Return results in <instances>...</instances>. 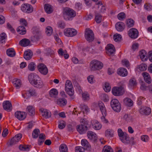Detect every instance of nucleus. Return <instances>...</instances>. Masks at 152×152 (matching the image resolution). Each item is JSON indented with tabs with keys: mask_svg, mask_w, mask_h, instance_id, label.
<instances>
[{
	"mask_svg": "<svg viewBox=\"0 0 152 152\" xmlns=\"http://www.w3.org/2000/svg\"><path fill=\"white\" fill-rule=\"evenodd\" d=\"M63 14L64 19L66 20H71L76 15L75 12L68 7L65 8L63 9Z\"/></svg>",
	"mask_w": 152,
	"mask_h": 152,
	"instance_id": "nucleus-1",
	"label": "nucleus"
},
{
	"mask_svg": "<svg viewBox=\"0 0 152 152\" xmlns=\"http://www.w3.org/2000/svg\"><path fill=\"white\" fill-rule=\"evenodd\" d=\"M81 124L77 126V131L80 134H82L86 132L88 129L89 126L88 122L84 119L80 120Z\"/></svg>",
	"mask_w": 152,
	"mask_h": 152,
	"instance_id": "nucleus-2",
	"label": "nucleus"
},
{
	"mask_svg": "<svg viewBox=\"0 0 152 152\" xmlns=\"http://www.w3.org/2000/svg\"><path fill=\"white\" fill-rule=\"evenodd\" d=\"M65 90L67 94L71 96V99H73L74 98L73 96L74 91L72 83L70 81L67 80L66 81L65 85Z\"/></svg>",
	"mask_w": 152,
	"mask_h": 152,
	"instance_id": "nucleus-3",
	"label": "nucleus"
},
{
	"mask_svg": "<svg viewBox=\"0 0 152 152\" xmlns=\"http://www.w3.org/2000/svg\"><path fill=\"white\" fill-rule=\"evenodd\" d=\"M103 66V64L97 60H93L91 62L90 68L92 71H95L101 69Z\"/></svg>",
	"mask_w": 152,
	"mask_h": 152,
	"instance_id": "nucleus-4",
	"label": "nucleus"
},
{
	"mask_svg": "<svg viewBox=\"0 0 152 152\" xmlns=\"http://www.w3.org/2000/svg\"><path fill=\"white\" fill-rule=\"evenodd\" d=\"M110 104L112 108L115 111L119 112L121 110V104L117 99H112L111 101Z\"/></svg>",
	"mask_w": 152,
	"mask_h": 152,
	"instance_id": "nucleus-5",
	"label": "nucleus"
},
{
	"mask_svg": "<svg viewBox=\"0 0 152 152\" xmlns=\"http://www.w3.org/2000/svg\"><path fill=\"white\" fill-rule=\"evenodd\" d=\"M85 36L86 40L89 42H91L94 40V34L92 31L89 28L86 29Z\"/></svg>",
	"mask_w": 152,
	"mask_h": 152,
	"instance_id": "nucleus-6",
	"label": "nucleus"
},
{
	"mask_svg": "<svg viewBox=\"0 0 152 152\" xmlns=\"http://www.w3.org/2000/svg\"><path fill=\"white\" fill-rule=\"evenodd\" d=\"M112 93L115 96H120L122 95L124 92V88L122 86L119 87H114L112 90Z\"/></svg>",
	"mask_w": 152,
	"mask_h": 152,
	"instance_id": "nucleus-7",
	"label": "nucleus"
},
{
	"mask_svg": "<svg viewBox=\"0 0 152 152\" xmlns=\"http://www.w3.org/2000/svg\"><path fill=\"white\" fill-rule=\"evenodd\" d=\"M22 137V134H18L16 135L7 143L8 146H12L16 144L21 139Z\"/></svg>",
	"mask_w": 152,
	"mask_h": 152,
	"instance_id": "nucleus-8",
	"label": "nucleus"
},
{
	"mask_svg": "<svg viewBox=\"0 0 152 152\" xmlns=\"http://www.w3.org/2000/svg\"><path fill=\"white\" fill-rule=\"evenodd\" d=\"M39 77L38 75L34 73L29 74L28 76L29 82L33 86L36 83L35 82Z\"/></svg>",
	"mask_w": 152,
	"mask_h": 152,
	"instance_id": "nucleus-9",
	"label": "nucleus"
},
{
	"mask_svg": "<svg viewBox=\"0 0 152 152\" xmlns=\"http://www.w3.org/2000/svg\"><path fill=\"white\" fill-rule=\"evenodd\" d=\"M138 31L136 28H132L129 29L128 32L129 36L131 38L135 39L138 36Z\"/></svg>",
	"mask_w": 152,
	"mask_h": 152,
	"instance_id": "nucleus-10",
	"label": "nucleus"
},
{
	"mask_svg": "<svg viewBox=\"0 0 152 152\" xmlns=\"http://www.w3.org/2000/svg\"><path fill=\"white\" fill-rule=\"evenodd\" d=\"M39 71L42 74L45 75L48 72V70L46 66L44 64L40 63L38 66Z\"/></svg>",
	"mask_w": 152,
	"mask_h": 152,
	"instance_id": "nucleus-11",
	"label": "nucleus"
},
{
	"mask_svg": "<svg viewBox=\"0 0 152 152\" xmlns=\"http://www.w3.org/2000/svg\"><path fill=\"white\" fill-rule=\"evenodd\" d=\"M21 10L24 12L28 13H30L33 11L32 7L29 4H23L21 7Z\"/></svg>",
	"mask_w": 152,
	"mask_h": 152,
	"instance_id": "nucleus-12",
	"label": "nucleus"
},
{
	"mask_svg": "<svg viewBox=\"0 0 152 152\" xmlns=\"http://www.w3.org/2000/svg\"><path fill=\"white\" fill-rule=\"evenodd\" d=\"M77 33L76 30L72 28H68L64 31L65 35L70 37H72L76 35Z\"/></svg>",
	"mask_w": 152,
	"mask_h": 152,
	"instance_id": "nucleus-13",
	"label": "nucleus"
},
{
	"mask_svg": "<svg viewBox=\"0 0 152 152\" xmlns=\"http://www.w3.org/2000/svg\"><path fill=\"white\" fill-rule=\"evenodd\" d=\"M15 116L20 120H23L26 118V114L25 112L17 111L15 113Z\"/></svg>",
	"mask_w": 152,
	"mask_h": 152,
	"instance_id": "nucleus-14",
	"label": "nucleus"
},
{
	"mask_svg": "<svg viewBox=\"0 0 152 152\" xmlns=\"http://www.w3.org/2000/svg\"><path fill=\"white\" fill-rule=\"evenodd\" d=\"M3 106L4 109L8 112L10 111L12 109V104L9 101L4 102Z\"/></svg>",
	"mask_w": 152,
	"mask_h": 152,
	"instance_id": "nucleus-15",
	"label": "nucleus"
},
{
	"mask_svg": "<svg viewBox=\"0 0 152 152\" xmlns=\"http://www.w3.org/2000/svg\"><path fill=\"white\" fill-rule=\"evenodd\" d=\"M87 136L90 140L94 142H96L97 140V137L96 134L92 131H88L87 133Z\"/></svg>",
	"mask_w": 152,
	"mask_h": 152,
	"instance_id": "nucleus-16",
	"label": "nucleus"
},
{
	"mask_svg": "<svg viewBox=\"0 0 152 152\" xmlns=\"http://www.w3.org/2000/svg\"><path fill=\"white\" fill-rule=\"evenodd\" d=\"M107 50V53L108 55H112L115 52V49L114 46L111 44H109L106 48Z\"/></svg>",
	"mask_w": 152,
	"mask_h": 152,
	"instance_id": "nucleus-17",
	"label": "nucleus"
},
{
	"mask_svg": "<svg viewBox=\"0 0 152 152\" xmlns=\"http://www.w3.org/2000/svg\"><path fill=\"white\" fill-rule=\"evenodd\" d=\"M81 144L83 146L85 147L86 150L89 151H91V146L87 140L86 139L82 140Z\"/></svg>",
	"mask_w": 152,
	"mask_h": 152,
	"instance_id": "nucleus-18",
	"label": "nucleus"
},
{
	"mask_svg": "<svg viewBox=\"0 0 152 152\" xmlns=\"http://www.w3.org/2000/svg\"><path fill=\"white\" fill-rule=\"evenodd\" d=\"M140 112L142 114L148 115L151 113V109L149 107H142L140 109Z\"/></svg>",
	"mask_w": 152,
	"mask_h": 152,
	"instance_id": "nucleus-19",
	"label": "nucleus"
},
{
	"mask_svg": "<svg viewBox=\"0 0 152 152\" xmlns=\"http://www.w3.org/2000/svg\"><path fill=\"white\" fill-rule=\"evenodd\" d=\"M40 111L42 113V115L45 118H48L51 117L50 113L47 110L41 108L40 109Z\"/></svg>",
	"mask_w": 152,
	"mask_h": 152,
	"instance_id": "nucleus-20",
	"label": "nucleus"
},
{
	"mask_svg": "<svg viewBox=\"0 0 152 152\" xmlns=\"http://www.w3.org/2000/svg\"><path fill=\"white\" fill-rule=\"evenodd\" d=\"M142 75L144 77L145 82L148 84L151 82V80L149 74L147 72H144L142 73Z\"/></svg>",
	"mask_w": 152,
	"mask_h": 152,
	"instance_id": "nucleus-21",
	"label": "nucleus"
},
{
	"mask_svg": "<svg viewBox=\"0 0 152 152\" xmlns=\"http://www.w3.org/2000/svg\"><path fill=\"white\" fill-rule=\"evenodd\" d=\"M139 55L142 61H145L147 60V54L145 50H141L139 52Z\"/></svg>",
	"mask_w": 152,
	"mask_h": 152,
	"instance_id": "nucleus-22",
	"label": "nucleus"
},
{
	"mask_svg": "<svg viewBox=\"0 0 152 152\" xmlns=\"http://www.w3.org/2000/svg\"><path fill=\"white\" fill-rule=\"evenodd\" d=\"M27 114L31 116L34 115L35 114V109L31 106H28L26 109Z\"/></svg>",
	"mask_w": 152,
	"mask_h": 152,
	"instance_id": "nucleus-23",
	"label": "nucleus"
},
{
	"mask_svg": "<svg viewBox=\"0 0 152 152\" xmlns=\"http://www.w3.org/2000/svg\"><path fill=\"white\" fill-rule=\"evenodd\" d=\"M117 72L118 75L123 77L126 76L128 73L127 70L124 68L118 69Z\"/></svg>",
	"mask_w": 152,
	"mask_h": 152,
	"instance_id": "nucleus-24",
	"label": "nucleus"
},
{
	"mask_svg": "<svg viewBox=\"0 0 152 152\" xmlns=\"http://www.w3.org/2000/svg\"><path fill=\"white\" fill-rule=\"evenodd\" d=\"M124 24L122 22H118L117 23L115 27L117 30L118 31H121L124 29Z\"/></svg>",
	"mask_w": 152,
	"mask_h": 152,
	"instance_id": "nucleus-25",
	"label": "nucleus"
},
{
	"mask_svg": "<svg viewBox=\"0 0 152 152\" xmlns=\"http://www.w3.org/2000/svg\"><path fill=\"white\" fill-rule=\"evenodd\" d=\"M66 100L64 98H59L57 100V104L61 107H63L66 105Z\"/></svg>",
	"mask_w": 152,
	"mask_h": 152,
	"instance_id": "nucleus-26",
	"label": "nucleus"
},
{
	"mask_svg": "<svg viewBox=\"0 0 152 152\" xmlns=\"http://www.w3.org/2000/svg\"><path fill=\"white\" fill-rule=\"evenodd\" d=\"M98 105L102 114L103 115V114H104V115L106 116L107 115V112L103 103L101 101L99 102L98 103Z\"/></svg>",
	"mask_w": 152,
	"mask_h": 152,
	"instance_id": "nucleus-27",
	"label": "nucleus"
},
{
	"mask_svg": "<svg viewBox=\"0 0 152 152\" xmlns=\"http://www.w3.org/2000/svg\"><path fill=\"white\" fill-rule=\"evenodd\" d=\"M120 140L123 142V143L127 144L129 143V137L128 135L126 133H125V135L123 137H121L120 138Z\"/></svg>",
	"mask_w": 152,
	"mask_h": 152,
	"instance_id": "nucleus-28",
	"label": "nucleus"
},
{
	"mask_svg": "<svg viewBox=\"0 0 152 152\" xmlns=\"http://www.w3.org/2000/svg\"><path fill=\"white\" fill-rule=\"evenodd\" d=\"M30 41L26 39H23L21 40L19 42L20 45L23 47H26L29 45Z\"/></svg>",
	"mask_w": 152,
	"mask_h": 152,
	"instance_id": "nucleus-29",
	"label": "nucleus"
},
{
	"mask_svg": "<svg viewBox=\"0 0 152 152\" xmlns=\"http://www.w3.org/2000/svg\"><path fill=\"white\" fill-rule=\"evenodd\" d=\"M44 7L45 10L47 13L50 14L53 12V7L51 5L48 4H45L44 5Z\"/></svg>",
	"mask_w": 152,
	"mask_h": 152,
	"instance_id": "nucleus-30",
	"label": "nucleus"
},
{
	"mask_svg": "<svg viewBox=\"0 0 152 152\" xmlns=\"http://www.w3.org/2000/svg\"><path fill=\"white\" fill-rule=\"evenodd\" d=\"M13 83L14 86L17 89L19 88L21 86V81L18 79H14Z\"/></svg>",
	"mask_w": 152,
	"mask_h": 152,
	"instance_id": "nucleus-31",
	"label": "nucleus"
},
{
	"mask_svg": "<svg viewBox=\"0 0 152 152\" xmlns=\"http://www.w3.org/2000/svg\"><path fill=\"white\" fill-rule=\"evenodd\" d=\"M17 31L19 34L23 35L26 33V29L24 26H20L17 28Z\"/></svg>",
	"mask_w": 152,
	"mask_h": 152,
	"instance_id": "nucleus-32",
	"label": "nucleus"
},
{
	"mask_svg": "<svg viewBox=\"0 0 152 152\" xmlns=\"http://www.w3.org/2000/svg\"><path fill=\"white\" fill-rule=\"evenodd\" d=\"M32 55V52L30 51H26L24 52V58L25 59L28 60L31 58Z\"/></svg>",
	"mask_w": 152,
	"mask_h": 152,
	"instance_id": "nucleus-33",
	"label": "nucleus"
},
{
	"mask_svg": "<svg viewBox=\"0 0 152 152\" xmlns=\"http://www.w3.org/2000/svg\"><path fill=\"white\" fill-rule=\"evenodd\" d=\"M123 101L125 104L128 107L132 106L133 104V102L132 100L128 98H126L124 99Z\"/></svg>",
	"mask_w": 152,
	"mask_h": 152,
	"instance_id": "nucleus-34",
	"label": "nucleus"
},
{
	"mask_svg": "<svg viewBox=\"0 0 152 152\" xmlns=\"http://www.w3.org/2000/svg\"><path fill=\"white\" fill-rule=\"evenodd\" d=\"M35 83L33 86L37 88H41L44 86L42 81L41 80L40 77L39 78Z\"/></svg>",
	"mask_w": 152,
	"mask_h": 152,
	"instance_id": "nucleus-35",
	"label": "nucleus"
},
{
	"mask_svg": "<svg viewBox=\"0 0 152 152\" xmlns=\"http://www.w3.org/2000/svg\"><path fill=\"white\" fill-rule=\"evenodd\" d=\"M46 136L43 133H41L39 135V139L38 140V144L41 145L45 139Z\"/></svg>",
	"mask_w": 152,
	"mask_h": 152,
	"instance_id": "nucleus-36",
	"label": "nucleus"
},
{
	"mask_svg": "<svg viewBox=\"0 0 152 152\" xmlns=\"http://www.w3.org/2000/svg\"><path fill=\"white\" fill-rule=\"evenodd\" d=\"M82 99L84 101H87L90 99V95L86 91L82 93Z\"/></svg>",
	"mask_w": 152,
	"mask_h": 152,
	"instance_id": "nucleus-37",
	"label": "nucleus"
},
{
	"mask_svg": "<svg viewBox=\"0 0 152 152\" xmlns=\"http://www.w3.org/2000/svg\"><path fill=\"white\" fill-rule=\"evenodd\" d=\"M49 94L51 97H56L58 94V92L56 89H51L49 92Z\"/></svg>",
	"mask_w": 152,
	"mask_h": 152,
	"instance_id": "nucleus-38",
	"label": "nucleus"
},
{
	"mask_svg": "<svg viewBox=\"0 0 152 152\" xmlns=\"http://www.w3.org/2000/svg\"><path fill=\"white\" fill-rule=\"evenodd\" d=\"M7 55L9 56L13 57L15 54V53L14 50L12 48L8 49L6 51Z\"/></svg>",
	"mask_w": 152,
	"mask_h": 152,
	"instance_id": "nucleus-39",
	"label": "nucleus"
},
{
	"mask_svg": "<svg viewBox=\"0 0 152 152\" xmlns=\"http://www.w3.org/2000/svg\"><path fill=\"white\" fill-rule=\"evenodd\" d=\"M93 127L95 130H98L100 129L102 127V125L99 122L97 121H94L93 124Z\"/></svg>",
	"mask_w": 152,
	"mask_h": 152,
	"instance_id": "nucleus-40",
	"label": "nucleus"
},
{
	"mask_svg": "<svg viewBox=\"0 0 152 152\" xmlns=\"http://www.w3.org/2000/svg\"><path fill=\"white\" fill-rule=\"evenodd\" d=\"M134 21L132 19H129L126 20V25L127 27L130 28L132 27L134 24Z\"/></svg>",
	"mask_w": 152,
	"mask_h": 152,
	"instance_id": "nucleus-41",
	"label": "nucleus"
},
{
	"mask_svg": "<svg viewBox=\"0 0 152 152\" xmlns=\"http://www.w3.org/2000/svg\"><path fill=\"white\" fill-rule=\"evenodd\" d=\"M137 67L140 71H143L147 69V66L146 64L144 63H142L138 66Z\"/></svg>",
	"mask_w": 152,
	"mask_h": 152,
	"instance_id": "nucleus-42",
	"label": "nucleus"
},
{
	"mask_svg": "<svg viewBox=\"0 0 152 152\" xmlns=\"http://www.w3.org/2000/svg\"><path fill=\"white\" fill-rule=\"evenodd\" d=\"M7 37L6 34L4 32H3L0 34V43H4L5 42V40Z\"/></svg>",
	"mask_w": 152,
	"mask_h": 152,
	"instance_id": "nucleus-43",
	"label": "nucleus"
},
{
	"mask_svg": "<svg viewBox=\"0 0 152 152\" xmlns=\"http://www.w3.org/2000/svg\"><path fill=\"white\" fill-rule=\"evenodd\" d=\"M60 152H68V148L66 145L63 144L61 145L59 147Z\"/></svg>",
	"mask_w": 152,
	"mask_h": 152,
	"instance_id": "nucleus-44",
	"label": "nucleus"
},
{
	"mask_svg": "<svg viewBox=\"0 0 152 152\" xmlns=\"http://www.w3.org/2000/svg\"><path fill=\"white\" fill-rule=\"evenodd\" d=\"M40 133V131L38 129H35L33 132L32 135L34 138H37Z\"/></svg>",
	"mask_w": 152,
	"mask_h": 152,
	"instance_id": "nucleus-45",
	"label": "nucleus"
},
{
	"mask_svg": "<svg viewBox=\"0 0 152 152\" xmlns=\"http://www.w3.org/2000/svg\"><path fill=\"white\" fill-rule=\"evenodd\" d=\"M80 108L81 109V111L83 113H85V112L87 113L89 110L88 106L84 104H81L80 105Z\"/></svg>",
	"mask_w": 152,
	"mask_h": 152,
	"instance_id": "nucleus-46",
	"label": "nucleus"
},
{
	"mask_svg": "<svg viewBox=\"0 0 152 152\" xmlns=\"http://www.w3.org/2000/svg\"><path fill=\"white\" fill-rule=\"evenodd\" d=\"M19 149L22 151H29V148L28 145H20L19 147Z\"/></svg>",
	"mask_w": 152,
	"mask_h": 152,
	"instance_id": "nucleus-47",
	"label": "nucleus"
},
{
	"mask_svg": "<svg viewBox=\"0 0 152 152\" xmlns=\"http://www.w3.org/2000/svg\"><path fill=\"white\" fill-rule=\"evenodd\" d=\"M105 136L107 137H112L114 135L113 131L111 130H107L105 133Z\"/></svg>",
	"mask_w": 152,
	"mask_h": 152,
	"instance_id": "nucleus-48",
	"label": "nucleus"
},
{
	"mask_svg": "<svg viewBox=\"0 0 152 152\" xmlns=\"http://www.w3.org/2000/svg\"><path fill=\"white\" fill-rule=\"evenodd\" d=\"M102 20V16L98 13L96 14L95 18L96 22L98 23H100L101 22Z\"/></svg>",
	"mask_w": 152,
	"mask_h": 152,
	"instance_id": "nucleus-49",
	"label": "nucleus"
},
{
	"mask_svg": "<svg viewBox=\"0 0 152 152\" xmlns=\"http://www.w3.org/2000/svg\"><path fill=\"white\" fill-rule=\"evenodd\" d=\"M121 36L118 34H115L113 36L115 42H119L121 41Z\"/></svg>",
	"mask_w": 152,
	"mask_h": 152,
	"instance_id": "nucleus-50",
	"label": "nucleus"
},
{
	"mask_svg": "<svg viewBox=\"0 0 152 152\" xmlns=\"http://www.w3.org/2000/svg\"><path fill=\"white\" fill-rule=\"evenodd\" d=\"M113 150L110 146H105L103 149V152H113Z\"/></svg>",
	"mask_w": 152,
	"mask_h": 152,
	"instance_id": "nucleus-51",
	"label": "nucleus"
},
{
	"mask_svg": "<svg viewBox=\"0 0 152 152\" xmlns=\"http://www.w3.org/2000/svg\"><path fill=\"white\" fill-rule=\"evenodd\" d=\"M53 29L52 28L49 26H48L46 28V33L47 35L50 36L52 33Z\"/></svg>",
	"mask_w": 152,
	"mask_h": 152,
	"instance_id": "nucleus-52",
	"label": "nucleus"
},
{
	"mask_svg": "<svg viewBox=\"0 0 152 152\" xmlns=\"http://www.w3.org/2000/svg\"><path fill=\"white\" fill-rule=\"evenodd\" d=\"M104 89L106 92H109L110 91L111 87L108 83H105L104 87Z\"/></svg>",
	"mask_w": 152,
	"mask_h": 152,
	"instance_id": "nucleus-53",
	"label": "nucleus"
},
{
	"mask_svg": "<svg viewBox=\"0 0 152 152\" xmlns=\"http://www.w3.org/2000/svg\"><path fill=\"white\" fill-rule=\"evenodd\" d=\"M39 36L38 33H36L35 35L32 37L31 38V40L33 42H36L39 40Z\"/></svg>",
	"mask_w": 152,
	"mask_h": 152,
	"instance_id": "nucleus-54",
	"label": "nucleus"
},
{
	"mask_svg": "<svg viewBox=\"0 0 152 152\" xmlns=\"http://www.w3.org/2000/svg\"><path fill=\"white\" fill-rule=\"evenodd\" d=\"M85 149L81 146H76L75 148L76 152H84Z\"/></svg>",
	"mask_w": 152,
	"mask_h": 152,
	"instance_id": "nucleus-55",
	"label": "nucleus"
},
{
	"mask_svg": "<svg viewBox=\"0 0 152 152\" xmlns=\"http://www.w3.org/2000/svg\"><path fill=\"white\" fill-rule=\"evenodd\" d=\"M66 126V123L64 121H60L59 122V124L58 125V128L61 129H63Z\"/></svg>",
	"mask_w": 152,
	"mask_h": 152,
	"instance_id": "nucleus-56",
	"label": "nucleus"
},
{
	"mask_svg": "<svg viewBox=\"0 0 152 152\" xmlns=\"http://www.w3.org/2000/svg\"><path fill=\"white\" fill-rule=\"evenodd\" d=\"M35 64L33 62L30 63L28 66V68L29 70L31 71H33L35 69Z\"/></svg>",
	"mask_w": 152,
	"mask_h": 152,
	"instance_id": "nucleus-57",
	"label": "nucleus"
},
{
	"mask_svg": "<svg viewBox=\"0 0 152 152\" xmlns=\"http://www.w3.org/2000/svg\"><path fill=\"white\" fill-rule=\"evenodd\" d=\"M136 80L134 78H132L130 80L129 85L131 87L134 86L136 85Z\"/></svg>",
	"mask_w": 152,
	"mask_h": 152,
	"instance_id": "nucleus-58",
	"label": "nucleus"
},
{
	"mask_svg": "<svg viewBox=\"0 0 152 152\" xmlns=\"http://www.w3.org/2000/svg\"><path fill=\"white\" fill-rule=\"evenodd\" d=\"M118 19L121 20H123L126 17L125 14L123 12L119 13L118 15Z\"/></svg>",
	"mask_w": 152,
	"mask_h": 152,
	"instance_id": "nucleus-59",
	"label": "nucleus"
},
{
	"mask_svg": "<svg viewBox=\"0 0 152 152\" xmlns=\"http://www.w3.org/2000/svg\"><path fill=\"white\" fill-rule=\"evenodd\" d=\"M149 139L148 136L146 135H142L141 136V139L143 142H147Z\"/></svg>",
	"mask_w": 152,
	"mask_h": 152,
	"instance_id": "nucleus-60",
	"label": "nucleus"
},
{
	"mask_svg": "<svg viewBox=\"0 0 152 152\" xmlns=\"http://www.w3.org/2000/svg\"><path fill=\"white\" fill-rule=\"evenodd\" d=\"M20 24L22 25V26H24L25 27L27 26L28 24L26 20L23 18L20 19Z\"/></svg>",
	"mask_w": 152,
	"mask_h": 152,
	"instance_id": "nucleus-61",
	"label": "nucleus"
},
{
	"mask_svg": "<svg viewBox=\"0 0 152 152\" xmlns=\"http://www.w3.org/2000/svg\"><path fill=\"white\" fill-rule=\"evenodd\" d=\"M102 99L105 102H107L108 101V96L106 94H103L101 96Z\"/></svg>",
	"mask_w": 152,
	"mask_h": 152,
	"instance_id": "nucleus-62",
	"label": "nucleus"
},
{
	"mask_svg": "<svg viewBox=\"0 0 152 152\" xmlns=\"http://www.w3.org/2000/svg\"><path fill=\"white\" fill-rule=\"evenodd\" d=\"M124 119L127 122L130 121L131 120V117L129 115L125 114L124 116Z\"/></svg>",
	"mask_w": 152,
	"mask_h": 152,
	"instance_id": "nucleus-63",
	"label": "nucleus"
},
{
	"mask_svg": "<svg viewBox=\"0 0 152 152\" xmlns=\"http://www.w3.org/2000/svg\"><path fill=\"white\" fill-rule=\"evenodd\" d=\"M118 136L120 138L122 137H123V136L125 135V133L123 132L122 130L121 129H118Z\"/></svg>",
	"mask_w": 152,
	"mask_h": 152,
	"instance_id": "nucleus-64",
	"label": "nucleus"
}]
</instances>
